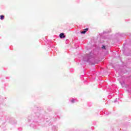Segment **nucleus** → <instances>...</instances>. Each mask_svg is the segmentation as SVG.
<instances>
[{
    "label": "nucleus",
    "instance_id": "nucleus-1",
    "mask_svg": "<svg viewBox=\"0 0 131 131\" xmlns=\"http://www.w3.org/2000/svg\"><path fill=\"white\" fill-rule=\"evenodd\" d=\"M90 59H91V56H90V55H87L83 58V61H84L85 62H87V63H89V62H90Z\"/></svg>",
    "mask_w": 131,
    "mask_h": 131
},
{
    "label": "nucleus",
    "instance_id": "nucleus-2",
    "mask_svg": "<svg viewBox=\"0 0 131 131\" xmlns=\"http://www.w3.org/2000/svg\"><path fill=\"white\" fill-rule=\"evenodd\" d=\"M88 30H89V28H86L84 29L83 31H81L80 33L81 34H84Z\"/></svg>",
    "mask_w": 131,
    "mask_h": 131
},
{
    "label": "nucleus",
    "instance_id": "nucleus-3",
    "mask_svg": "<svg viewBox=\"0 0 131 131\" xmlns=\"http://www.w3.org/2000/svg\"><path fill=\"white\" fill-rule=\"evenodd\" d=\"M59 37L60 38H64L65 37V35L64 34V33H61L59 35Z\"/></svg>",
    "mask_w": 131,
    "mask_h": 131
},
{
    "label": "nucleus",
    "instance_id": "nucleus-4",
    "mask_svg": "<svg viewBox=\"0 0 131 131\" xmlns=\"http://www.w3.org/2000/svg\"><path fill=\"white\" fill-rule=\"evenodd\" d=\"M70 101L71 102V103H72V104H73L74 103H75V102H76V99L72 98L70 100Z\"/></svg>",
    "mask_w": 131,
    "mask_h": 131
},
{
    "label": "nucleus",
    "instance_id": "nucleus-5",
    "mask_svg": "<svg viewBox=\"0 0 131 131\" xmlns=\"http://www.w3.org/2000/svg\"><path fill=\"white\" fill-rule=\"evenodd\" d=\"M0 19H1V20H4V19H5V16L1 15L0 16Z\"/></svg>",
    "mask_w": 131,
    "mask_h": 131
},
{
    "label": "nucleus",
    "instance_id": "nucleus-6",
    "mask_svg": "<svg viewBox=\"0 0 131 131\" xmlns=\"http://www.w3.org/2000/svg\"><path fill=\"white\" fill-rule=\"evenodd\" d=\"M102 50H106V47L105 46L103 45L102 47H101Z\"/></svg>",
    "mask_w": 131,
    "mask_h": 131
},
{
    "label": "nucleus",
    "instance_id": "nucleus-7",
    "mask_svg": "<svg viewBox=\"0 0 131 131\" xmlns=\"http://www.w3.org/2000/svg\"><path fill=\"white\" fill-rule=\"evenodd\" d=\"M115 103H116V102H117V99H116L114 101Z\"/></svg>",
    "mask_w": 131,
    "mask_h": 131
},
{
    "label": "nucleus",
    "instance_id": "nucleus-8",
    "mask_svg": "<svg viewBox=\"0 0 131 131\" xmlns=\"http://www.w3.org/2000/svg\"><path fill=\"white\" fill-rule=\"evenodd\" d=\"M125 88H128V85H125Z\"/></svg>",
    "mask_w": 131,
    "mask_h": 131
},
{
    "label": "nucleus",
    "instance_id": "nucleus-9",
    "mask_svg": "<svg viewBox=\"0 0 131 131\" xmlns=\"http://www.w3.org/2000/svg\"><path fill=\"white\" fill-rule=\"evenodd\" d=\"M106 115H109V113H106Z\"/></svg>",
    "mask_w": 131,
    "mask_h": 131
}]
</instances>
